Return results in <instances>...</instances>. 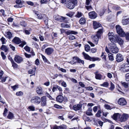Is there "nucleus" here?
Returning <instances> with one entry per match:
<instances>
[{"instance_id":"1","label":"nucleus","mask_w":129,"mask_h":129,"mask_svg":"<svg viewBox=\"0 0 129 129\" xmlns=\"http://www.w3.org/2000/svg\"><path fill=\"white\" fill-rule=\"evenodd\" d=\"M103 30L102 28H100L97 31V33L93 37H92V38L94 41L95 43L97 44L99 41V38H100L101 35H102L103 32Z\"/></svg>"},{"instance_id":"2","label":"nucleus","mask_w":129,"mask_h":129,"mask_svg":"<svg viewBox=\"0 0 129 129\" xmlns=\"http://www.w3.org/2000/svg\"><path fill=\"white\" fill-rule=\"evenodd\" d=\"M77 3V0H70L65 4L66 7L70 9H73L75 7V5H76Z\"/></svg>"},{"instance_id":"3","label":"nucleus","mask_w":129,"mask_h":129,"mask_svg":"<svg viewBox=\"0 0 129 129\" xmlns=\"http://www.w3.org/2000/svg\"><path fill=\"white\" fill-rule=\"evenodd\" d=\"M109 48L110 51L112 52L116 53L118 51V49L116 45L114 43H109Z\"/></svg>"},{"instance_id":"4","label":"nucleus","mask_w":129,"mask_h":129,"mask_svg":"<svg viewBox=\"0 0 129 129\" xmlns=\"http://www.w3.org/2000/svg\"><path fill=\"white\" fill-rule=\"evenodd\" d=\"M82 53L83 55L84 58L86 59L93 61L99 60V58L98 57H91L89 55L84 52H83Z\"/></svg>"},{"instance_id":"5","label":"nucleus","mask_w":129,"mask_h":129,"mask_svg":"<svg viewBox=\"0 0 129 129\" xmlns=\"http://www.w3.org/2000/svg\"><path fill=\"white\" fill-rule=\"evenodd\" d=\"M116 28L117 32L119 35L122 37L125 36V33L120 26L117 25L116 26Z\"/></svg>"},{"instance_id":"6","label":"nucleus","mask_w":129,"mask_h":129,"mask_svg":"<svg viewBox=\"0 0 129 129\" xmlns=\"http://www.w3.org/2000/svg\"><path fill=\"white\" fill-rule=\"evenodd\" d=\"M31 102L35 104H38L41 103V98L38 96L32 97L30 100Z\"/></svg>"},{"instance_id":"7","label":"nucleus","mask_w":129,"mask_h":129,"mask_svg":"<svg viewBox=\"0 0 129 129\" xmlns=\"http://www.w3.org/2000/svg\"><path fill=\"white\" fill-rule=\"evenodd\" d=\"M55 19L61 22H64L66 23H68V21L67 18L59 15L56 16L55 17Z\"/></svg>"},{"instance_id":"8","label":"nucleus","mask_w":129,"mask_h":129,"mask_svg":"<svg viewBox=\"0 0 129 129\" xmlns=\"http://www.w3.org/2000/svg\"><path fill=\"white\" fill-rule=\"evenodd\" d=\"M108 35L109 39L110 41L112 42L111 43L114 42L116 39V37H117V35H116L115 36L114 35L113 33H110V32L108 33Z\"/></svg>"},{"instance_id":"9","label":"nucleus","mask_w":129,"mask_h":129,"mask_svg":"<svg viewBox=\"0 0 129 129\" xmlns=\"http://www.w3.org/2000/svg\"><path fill=\"white\" fill-rule=\"evenodd\" d=\"M47 101L46 96H43L41 98V106H45L46 105Z\"/></svg>"},{"instance_id":"10","label":"nucleus","mask_w":129,"mask_h":129,"mask_svg":"<svg viewBox=\"0 0 129 129\" xmlns=\"http://www.w3.org/2000/svg\"><path fill=\"white\" fill-rule=\"evenodd\" d=\"M116 61L119 62L123 60V57L121 54L118 53L116 55Z\"/></svg>"},{"instance_id":"11","label":"nucleus","mask_w":129,"mask_h":129,"mask_svg":"<svg viewBox=\"0 0 129 129\" xmlns=\"http://www.w3.org/2000/svg\"><path fill=\"white\" fill-rule=\"evenodd\" d=\"M118 103L121 105L123 106L126 105L127 102L123 98H121L118 101Z\"/></svg>"},{"instance_id":"12","label":"nucleus","mask_w":129,"mask_h":129,"mask_svg":"<svg viewBox=\"0 0 129 129\" xmlns=\"http://www.w3.org/2000/svg\"><path fill=\"white\" fill-rule=\"evenodd\" d=\"M14 59L15 61L18 63H20L23 61L22 58L19 55H16Z\"/></svg>"},{"instance_id":"13","label":"nucleus","mask_w":129,"mask_h":129,"mask_svg":"<svg viewBox=\"0 0 129 129\" xmlns=\"http://www.w3.org/2000/svg\"><path fill=\"white\" fill-rule=\"evenodd\" d=\"M93 27L94 29H96L99 27H101V28H102L103 29V28L102 27L101 24L99 23L96 21H93Z\"/></svg>"},{"instance_id":"14","label":"nucleus","mask_w":129,"mask_h":129,"mask_svg":"<svg viewBox=\"0 0 129 129\" xmlns=\"http://www.w3.org/2000/svg\"><path fill=\"white\" fill-rule=\"evenodd\" d=\"M54 51L53 49L52 48L49 47L45 49V52L48 55L51 54Z\"/></svg>"},{"instance_id":"15","label":"nucleus","mask_w":129,"mask_h":129,"mask_svg":"<svg viewBox=\"0 0 129 129\" xmlns=\"http://www.w3.org/2000/svg\"><path fill=\"white\" fill-rule=\"evenodd\" d=\"M89 17L91 19H95L97 16V14L94 11L90 12L89 13Z\"/></svg>"},{"instance_id":"16","label":"nucleus","mask_w":129,"mask_h":129,"mask_svg":"<svg viewBox=\"0 0 129 129\" xmlns=\"http://www.w3.org/2000/svg\"><path fill=\"white\" fill-rule=\"evenodd\" d=\"M114 42H117L120 45H123V40L118 35Z\"/></svg>"},{"instance_id":"17","label":"nucleus","mask_w":129,"mask_h":129,"mask_svg":"<svg viewBox=\"0 0 129 129\" xmlns=\"http://www.w3.org/2000/svg\"><path fill=\"white\" fill-rule=\"evenodd\" d=\"M121 68H123L124 71L126 72L129 71V66L127 64H123L121 67Z\"/></svg>"},{"instance_id":"18","label":"nucleus","mask_w":129,"mask_h":129,"mask_svg":"<svg viewBox=\"0 0 129 129\" xmlns=\"http://www.w3.org/2000/svg\"><path fill=\"white\" fill-rule=\"evenodd\" d=\"M128 117L127 114H123L120 120L122 122L125 121L127 120Z\"/></svg>"},{"instance_id":"19","label":"nucleus","mask_w":129,"mask_h":129,"mask_svg":"<svg viewBox=\"0 0 129 129\" xmlns=\"http://www.w3.org/2000/svg\"><path fill=\"white\" fill-rule=\"evenodd\" d=\"M12 41L14 43L17 44H19L21 42V41L20 38L16 37H15Z\"/></svg>"},{"instance_id":"20","label":"nucleus","mask_w":129,"mask_h":129,"mask_svg":"<svg viewBox=\"0 0 129 129\" xmlns=\"http://www.w3.org/2000/svg\"><path fill=\"white\" fill-rule=\"evenodd\" d=\"M56 101L59 103H61L63 100V97L61 95L58 96L56 98Z\"/></svg>"},{"instance_id":"21","label":"nucleus","mask_w":129,"mask_h":129,"mask_svg":"<svg viewBox=\"0 0 129 129\" xmlns=\"http://www.w3.org/2000/svg\"><path fill=\"white\" fill-rule=\"evenodd\" d=\"M82 105L80 104H77L74 105L73 106V109L76 111L80 110L82 108Z\"/></svg>"},{"instance_id":"22","label":"nucleus","mask_w":129,"mask_h":129,"mask_svg":"<svg viewBox=\"0 0 129 129\" xmlns=\"http://www.w3.org/2000/svg\"><path fill=\"white\" fill-rule=\"evenodd\" d=\"M35 14L37 16L38 18L40 19H42L44 16V15L41 14V13H40L39 12L37 11H35Z\"/></svg>"},{"instance_id":"23","label":"nucleus","mask_w":129,"mask_h":129,"mask_svg":"<svg viewBox=\"0 0 129 129\" xmlns=\"http://www.w3.org/2000/svg\"><path fill=\"white\" fill-rule=\"evenodd\" d=\"M57 89L59 91H62L61 88L58 85H55L52 88V91L53 92H54L55 91L57 90Z\"/></svg>"},{"instance_id":"24","label":"nucleus","mask_w":129,"mask_h":129,"mask_svg":"<svg viewBox=\"0 0 129 129\" xmlns=\"http://www.w3.org/2000/svg\"><path fill=\"white\" fill-rule=\"evenodd\" d=\"M0 49L2 50L5 51V52H7L8 51L9 49L7 46L2 45L0 48Z\"/></svg>"},{"instance_id":"25","label":"nucleus","mask_w":129,"mask_h":129,"mask_svg":"<svg viewBox=\"0 0 129 129\" xmlns=\"http://www.w3.org/2000/svg\"><path fill=\"white\" fill-rule=\"evenodd\" d=\"M66 34L67 35H69L71 34L76 35L78 34V32L77 31H75L73 30H69L66 32Z\"/></svg>"},{"instance_id":"26","label":"nucleus","mask_w":129,"mask_h":129,"mask_svg":"<svg viewBox=\"0 0 129 129\" xmlns=\"http://www.w3.org/2000/svg\"><path fill=\"white\" fill-rule=\"evenodd\" d=\"M36 91L37 93L39 94H41L43 93L42 89L41 87L37 88Z\"/></svg>"},{"instance_id":"27","label":"nucleus","mask_w":129,"mask_h":129,"mask_svg":"<svg viewBox=\"0 0 129 129\" xmlns=\"http://www.w3.org/2000/svg\"><path fill=\"white\" fill-rule=\"evenodd\" d=\"M36 68H32L28 71V73L30 74H33L32 75H35V74Z\"/></svg>"},{"instance_id":"28","label":"nucleus","mask_w":129,"mask_h":129,"mask_svg":"<svg viewBox=\"0 0 129 129\" xmlns=\"http://www.w3.org/2000/svg\"><path fill=\"white\" fill-rule=\"evenodd\" d=\"M95 78L96 79L101 80L102 77V75L98 73V72H96L95 73Z\"/></svg>"},{"instance_id":"29","label":"nucleus","mask_w":129,"mask_h":129,"mask_svg":"<svg viewBox=\"0 0 129 129\" xmlns=\"http://www.w3.org/2000/svg\"><path fill=\"white\" fill-rule=\"evenodd\" d=\"M61 27L64 28H68L70 27L71 25L66 24V23H62L61 24Z\"/></svg>"},{"instance_id":"30","label":"nucleus","mask_w":129,"mask_h":129,"mask_svg":"<svg viewBox=\"0 0 129 129\" xmlns=\"http://www.w3.org/2000/svg\"><path fill=\"white\" fill-rule=\"evenodd\" d=\"M80 23L81 24H84L86 22L85 19L84 17H81L79 20Z\"/></svg>"},{"instance_id":"31","label":"nucleus","mask_w":129,"mask_h":129,"mask_svg":"<svg viewBox=\"0 0 129 129\" xmlns=\"http://www.w3.org/2000/svg\"><path fill=\"white\" fill-rule=\"evenodd\" d=\"M122 23L123 25H126L129 23V19L122 20Z\"/></svg>"},{"instance_id":"32","label":"nucleus","mask_w":129,"mask_h":129,"mask_svg":"<svg viewBox=\"0 0 129 129\" xmlns=\"http://www.w3.org/2000/svg\"><path fill=\"white\" fill-rule=\"evenodd\" d=\"M6 37L9 39H11L12 37L11 32L10 31L8 32L7 33Z\"/></svg>"},{"instance_id":"33","label":"nucleus","mask_w":129,"mask_h":129,"mask_svg":"<svg viewBox=\"0 0 129 129\" xmlns=\"http://www.w3.org/2000/svg\"><path fill=\"white\" fill-rule=\"evenodd\" d=\"M13 114L11 112H10L7 116L8 118L10 119H12L13 117Z\"/></svg>"},{"instance_id":"34","label":"nucleus","mask_w":129,"mask_h":129,"mask_svg":"<svg viewBox=\"0 0 129 129\" xmlns=\"http://www.w3.org/2000/svg\"><path fill=\"white\" fill-rule=\"evenodd\" d=\"M83 15V14L81 12H78L75 15V17L79 18L82 16Z\"/></svg>"},{"instance_id":"35","label":"nucleus","mask_w":129,"mask_h":129,"mask_svg":"<svg viewBox=\"0 0 129 129\" xmlns=\"http://www.w3.org/2000/svg\"><path fill=\"white\" fill-rule=\"evenodd\" d=\"M90 49V47L88 45H86L85 46V50L87 52L89 51Z\"/></svg>"},{"instance_id":"36","label":"nucleus","mask_w":129,"mask_h":129,"mask_svg":"<svg viewBox=\"0 0 129 129\" xmlns=\"http://www.w3.org/2000/svg\"><path fill=\"white\" fill-rule=\"evenodd\" d=\"M77 63H81L83 64H84V61L83 60H82L78 57V59H77Z\"/></svg>"},{"instance_id":"37","label":"nucleus","mask_w":129,"mask_h":129,"mask_svg":"<svg viewBox=\"0 0 129 129\" xmlns=\"http://www.w3.org/2000/svg\"><path fill=\"white\" fill-rule=\"evenodd\" d=\"M109 83L107 82H104L103 84H101L100 85L105 87H107L109 85Z\"/></svg>"},{"instance_id":"38","label":"nucleus","mask_w":129,"mask_h":129,"mask_svg":"<svg viewBox=\"0 0 129 129\" xmlns=\"http://www.w3.org/2000/svg\"><path fill=\"white\" fill-rule=\"evenodd\" d=\"M119 114V113H114L113 115L112 116V118L114 120H116L117 119L118 115Z\"/></svg>"},{"instance_id":"39","label":"nucleus","mask_w":129,"mask_h":129,"mask_svg":"<svg viewBox=\"0 0 129 129\" xmlns=\"http://www.w3.org/2000/svg\"><path fill=\"white\" fill-rule=\"evenodd\" d=\"M50 0H41L40 1V3L41 4H46L49 2Z\"/></svg>"},{"instance_id":"40","label":"nucleus","mask_w":129,"mask_h":129,"mask_svg":"<svg viewBox=\"0 0 129 129\" xmlns=\"http://www.w3.org/2000/svg\"><path fill=\"white\" fill-rule=\"evenodd\" d=\"M69 39L70 40H72L75 39V36L72 35H70V36L68 37Z\"/></svg>"},{"instance_id":"41","label":"nucleus","mask_w":129,"mask_h":129,"mask_svg":"<svg viewBox=\"0 0 129 129\" xmlns=\"http://www.w3.org/2000/svg\"><path fill=\"white\" fill-rule=\"evenodd\" d=\"M122 84L125 88H126L128 87V84L127 83L123 82L122 83Z\"/></svg>"},{"instance_id":"42","label":"nucleus","mask_w":129,"mask_h":129,"mask_svg":"<svg viewBox=\"0 0 129 129\" xmlns=\"http://www.w3.org/2000/svg\"><path fill=\"white\" fill-rule=\"evenodd\" d=\"M110 54H108V57L109 60L111 61H113L114 60V58L113 55H110Z\"/></svg>"},{"instance_id":"43","label":"nucleus","mask_w":129,"mask_h":129,"mask_svg":"<svg viewBox=\"0 0 129 129\" xmlns=\"http://www.w3.org/2000/svg\"><path fill=\"white\" fill-rule=\"evenodd\" d=\"M46 96L50 99L52 100H55L54 99L52 98L49 93L47 92L46 94Z\"/></svg>"},{"instance_id":"44","label":"nucleus","mask_w":129,"mask_h":129,"mask_svg":"<svg viewBox=\"0 0 129 129\" xmlns=\"http://www.w3.org/2000/svg\"><path fill=\"white\" fill-rule=\"evenodd\" d=\"M115 86L113 84L112 82L111 83V86L110 88V89L111 91H112L114 89Z\"/></svg>"},{"instance_id":"45","label":"nucleus","mask_w":129,"mask_h":129,"mask_svg":"<svg viewBox=\"0 0 129 129\" xmlns=\"http://www.w3.org/2000/svg\"><path fill=\"white\" fill-rule=\"evenodd\" d=\"M78 58V57H77L75 56L73 57L72 60L74 63L77 62V60Z\"/></svg>"},{"instance_id":"46","label":"nucleus","mask_w":129,"mask_h":129,"mask_svg":"<svg viewBox=\"0 0 129 129\" xmlns=\"http://www.w3.org/2000/svg\"><path fill=\"white\" fill-rule=\"evenodd\" d=\"M1 55L3 59L5 60L6 58V56L5 55L4 53L3 52H1Z\"/></svg>"},{"instance_id":"47","label":"nucleus","mask_w":129,"mask_h":129,"mask_svg":"<svg viewBox=\"0 0 129 129\" xmlns=\"http://www.w3.org/2000/svg\"><path fill=\"white\" fill-rule=\"evenodd\" d=\"M12 64V66L14 68H17L18 65L16 63H15L14 61H13V62H12L11 63Z\"/></svg>"},{"instance_id":"48","label":"nucleus","mask_w":129,"mask_h":129,"mask_svg":"<svg viewBox=\"0 0 129 129\" xmlns=\"http://www.w3.org/2000/svg\"><path fill=\"white\" fill-rule=\"evenodd\" d=\"M23 94V93L21 91L17 92L16 93V95L18 96H21Z\"/></svg>"},{"instance_id":"49","label":"nucleus","mask_w":129,"mask_h":129,"mask_svg":"<svg viewBox=\"0 0 129 129\" xmlns=\"http://www.w3.org/2000/svg\"><path fill=\"white\" fill-rule=\"evenodd\" d=\"M125 80L127 81H129V73L125 75Z\"/></svg>"},{"instance_id":"50","label":"nucleus","mask_w":129,"mask_h":129,"mask_svg":"<svg viewBox=\"0 0 129 129\" xmlns=\"http://www.w3.org/2000/svg\"><path fill=\"white\" fill-rule=\"evenodd\" d=\"M101 112L100 110H99L97 113L96 114V116L98 117H100L101 116Z\"/></svg>"},{"instance_id":"51","label":"nucleus","mask_w":129,"mask_h":129,"mask_svg":"<svg viewBox=\"0 0 129 129\" xmlns=\"http://www.w3.org/2000/svg\"><path fill=\"white\" fill-rule=\"evenodd\" d=\"M21 43L19 45V46L21 47H23L24 45L26 44V43L24 41L21 42Z\"/></svg>"},{"instance_id":"52","label":"nucleus","mask_w":129,"mask_h":129,"mask_svg":"<svg viewBox=\"0 0 129 129\" xmlns=\"http://www.w3.org/2000/svg\"><path fill=\"white\" fill-rule=\"evenodd\" d=\"M125 36L126 40L129 41V33H127L126 34L125 33Z\"/></svg>"},{"instance_id":"53","label":"nucleus","mask_w":129,"mask_h":129,"mask_svg":"<svg viewBox=\"0 0 129 129\" xmlns=\"http://www.w3.org/2000/svg\"><path fill=\"white\" fill-rule=\"evenodd\" d=\"M60 129H66L67 126L66 125L64 124L62 125L59 126Z\"/></svg>"},{"instance_id":"54","label":"nucleus","mask_w":129,"mask_h":129,"mask_svg":"<svg viewBox=\"0 0 129 129\" xmlns=\"http://www.w3.org/2000/svg\"><path fill=\"white\" fill-rule=\"evenodd\" d=\"M24 49L26 50V51L28 52H29L30 51V49L28 46H25L24 48Z\"/></svg>"},{"instance_id":"55","label":"nucleus","mask_w":129,"mask_h":129,"mask_svg":"<svg viewBox=\"0 0 129 129\" xmlns=\"http://www.w3.org/2000/svg\"><path fill=\"white\" fill-rule=\"evenodd\" d=\"M28 108L31 111H34L35 110V107L33 106H30L28 107Z\"/></svg>"},{"instance_id":"56","label":"nucleus","mask_w":129,"mask_h":129,"mask_svg":"<svg viewBox=\"0 0 129 129\" xmlns=\"http://www.w3.org/2000/svg\"><path fill=\"white\" fill-rule=\"evenodd\" d=\"M58 69L59 70L65 73L67 72L66 70L62 68H60V67L58 68Z\"/></svg>"},{"instance_id":"57","label":"nucleus","mask_w":129,"mask_h":129,"mask_svg":"<svg viewBox=\"0 0 129 129\" xmlns=\"http://www.w3.org/2000/svg\"><path fill=\"white\" fill-rule=\"evenodd\" d=\"M105 108L107 109L110 110L111 109L110 106L107 104H105L104 105Z\"/></svg>"},{"instance_id":"58","label":"nucleus","mask_w":129,"mask_h":129,"mask_svg":"<svg viewBox=\"0 0 129 129\" xmlns=\"http://www.w3.org/2000/svg\"><path fill=\"white\" fill-rule=\"evenodd\" d=\"M0 40L2 42V44H5V38H4L3 37H2L1 38Z\"/></svg>"},{"instance_id":"59","label":"nucleus","mask_w":129,"mask_h":129,"mask_svg":"<svg viewBox=\"0 0 129 129\" xmlns=\"http://www.w3.org/2000/svg\"><path fill=\"white\" fill-rule=\"evenodd\" d=\"M54 106L55 107L58 109H61L62 108L61 106L56 104H55L54 105Z\"/></svg>"},{"instance_id":"60","label":"nucleus","mask_w":129,"mask_h":129,"mask_svg":"<svg viewBox=\"0 0 129 129\" xmlns=\"http://www.w3.org/2000/svg\"><path fill=\"white\" fill-rule=\"evenodd\" d=\"M18 85H16L14 86H11V87L13 89V90L14 91L16 88H18Z\"/></svg>"},{"instance_id":"61","label":"nucleus","mask_w":129,"mask_h":129,"mask_svg":"<svg viewBox=\"0 0 129 129\" xmlns=\"http://www.w3.org/2000/svg\"><path fill=\"white\" fill-rule=\"evenodd\" d=\"M20 25L24 27H25L26 26L25 22L23 21L21 22Z\"/></svg>"},{"instance_id":"62","label":"nucleus","mask_w":129,"mask_h":129,"mask_svg":"<svg viewBox=\"0 0 129 129\" xmlns=\"http://www.w3.org/2000/svg\"><path fill=\"white\" fill-rule=\"evenodd\" d=\"M8 111V110L6 108H5L3 113V115L4 116H6V114Z\"/></svg>"},{"instance_id":"63","label":"nucleus","mask_w":129,"mask_h":129,"mask_svg":"<svg viewBox=\"0 0 129 129\" xmlns=\"http://www.w3.org/2000/svg\"><path fill=\"white\" fill-rule=\"evenodd\" d=\"M9 46L10 48L12 49L13 51H15V48L14 46H13L11 44H10Z\"/></svg>"},{"instance_id":"64","label":"nucleus","mask_w":129,"mask_h":129,"mask_svg":"<svg viewBox=\"0 0 129 129\" xmlns=\"http://www.w3.org/2000/svg\"><path fill=\"white\" fill-rule=\"evenodd\" d=\"M39 38L41 41H43L44 40V38L41 35H40Z\"/></svg>"}]
</instances>
